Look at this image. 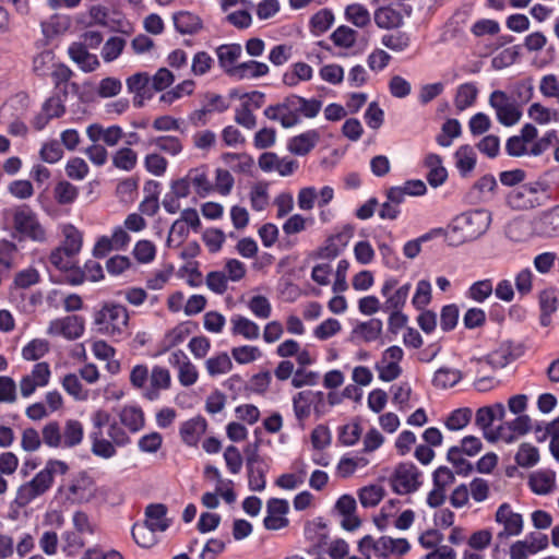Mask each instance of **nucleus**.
Instances as JSON below:
<instances>
[{
    "instance_id": "f257e3e1",
    "label": "nucleus",
    "mask_w": 559,
    "mask_h": 559,
    "mask_svg": "<svg viewBox=\"0 0 559 559\" xmlns=\"http://www.w3.org/2000/svg\"><path fill=\"white\" fill-rule=\"evenodd\" d=\"M68 471L69 465L64 461L57 459L48 460L45 466L32 479L19 486L13 502L19 508L27 507L52 488L56 476L66 475Z\"/></svg>"
},
{
    "instance_id": "f03ea898",
    "label": "nucleus",
    "mask_w": 559,
    "mask_h": 559,
    "mask_svg": "<svg viewBox=\"0 0 559 559\" xmlns=\"http://www.w3.org/2000/svg\"><path fill=\"white\" fill-rule=\"evenodd\" d=\"M490 213L485 210L465 212L457 215L448 225L441 228V236L450 246H460L481 236L489 227Z\"/></svg>"
},
{
    "instance_id": "7ed1b4c3",
    "label": "nucleus",
    "mask_w": 559,
    "mask_h": 559,
    "mask_svg": "<svg viewBox=\"0 0 559 559\" xmlns=\"http://www.w3.org/2000/svg\"><path fill=\"white\" fill-rule=\"evenodd\" d=\"M11 217L12 236L19 240L44 243L48 240L46 228L28 205H17L7 211Z\"/></svg>"
},
{
    "instance_id": "20e7f679",
    "label": "nucleus",
    "mask_w": 559,
    "mask_h": 559,
    "mask_svg": "<svg viewBox=\"0 0 559 559\" xmlns=\"http://www.w3.org/2000/svg\"><path fill=\"white\" fill-rule=\"evenodd\" d=\"M97 332L111 338L122 337L129 326L127 308L116 302H105L93 316Z\"/></svg>"
},
{
    "instance_id": "39448f33",
    "label": "nucleus",
    "mask_w": 559,
    "mask_h": 559,
    "mask_svg": "<svg viewBox=\"0 0 559 559\" xmlns=\"http://www.w3.org/2000/svg\"><path fill=\"white\" fill-rule=\"evenodd\" d=\"M93 430L90 433L91 451L94 455L108 460L116 455V449L104 437L103 427L110 424V414L105 409H96L91 415Z\"/></svg>"
},
{
    "instance_id": "423d86ee",
    "label": "nucleus",
    "mask_w": 559,
    "mask_h": 559,
    "mask_svg": "<svg viewBox=\"0 0 559 559\" xmlns=\"http://www.w3.org/2000/svg\"><path fill=\"white\" fill-rule=\"evenodd\" d=\"M489 105L495 109L497 120L502 126H514L522 117L519 105L503 91H493L489 96Z\"/></svg>"
},
{
    "instance_id": "0eeeda50",
    "label": "nucleus",
    "mask_w": 559,
    "mask_h": 559,
    "mask_svg": "<svg viewBox=\"0 0 559 559\" xmlns=\"http://www.w3.org/2000/svg\"><path fill=\"white\" fill-rule=\"evenodd\" d=\"M495 522L501 527L498 533V537L501 539L519 536L524 530L523 515L516 512L508 502L498 507L495 513Z\"/></svg>"
},
{
    "instance_id": "6e6552de",
    "label": "nucleus",
    "mask_w": 559,
    "mask_h": 559,
    "mask_svg": "<svg viewBox=\"0 0 559 559\" xmlns=\"http://www.w3.org/2000/svg\"><path fill=\"white\" fill-rule=\"evenodd\" d=\"M85 331L84 318L71 314L56 318L48 323L46 334L52 337H63L72 341L80 338Z\"/></svg>"
},
{
    "instance_id": "1a4fd4ad",
    "label": "nucleus",
    "mask_w": 559,
    "mask_h": 559,
    "mask_svg": "<svg viewBox=\"0 0 559 559\" xmlns=\"http://www.w3.org/2000/svg\"><path fill=\"white\" fill-rule=\"evenodd\" d=\"M403 357L404 352L400 346L388 347L374 366L379 379L384 382L397 379L402 374L401 361Z\"/></svg>"
},
{
    "instance_id": "9d476101",
    "label": "nucleus",
    "mask_w": 559,
    "mask_h": 559,
    "mask_svg": "<svg viewBox=\"0 0 559 559\" xmlns=\"http://www.w3.org/2000/svg\"><path fill=\"white\" fill-rule=\"evenodd\" d=\"M51 379V369L48 362L40 361L35 364L31 371L25 373L20 382L19 388L24 399L31 397L37 389L45 388Z\"/></svg>"
},
{
    "instance_id": "9b49d317",
    "label": "nucleus",
    "mask_w": 559,
    "mask_h": 559,
    "mask_svg": "<svg viewBox=\"0 0 559 559\" xmlns=\"http://www.w3.org/2000/svg\"><path fill=\"white\" fill-rule=\"evenodd\" d=\"M391 484L396 493H411L420 485V473L413 463H401L392 475Z\"/></svg>"
},
{
    "instance_id": "f8f14e48",
    "label": "nucleus",
    "mask_w": 559,
    "mask_h": 559,
    "mask_svg": "<svg viewBox=\"0 0 559 559\" xmlns=\"http://www.w3.org/2000/svg\"><path fill=\"white\" fill-rule=\"evenodd\" d=\"M97 492V487L92 477L82 473L78 475L67 488L66 500L71 504L91 502Z\"/></svg>"
},
{
    "instance_id": "ddd939ff",
    "label": "nucleus",
    "mask_w": 559,
    "mask_h": 559,
    "mask_svg": "<svg viewBox=\"0 0 559 559\" xmlns=\"http://www.w3.org/2000/svg\"><path fill=\"white\" fill-rule=\"evenodd\" d=\"M130 241L131 237L128 230L123 226H116L110 236L104 235L96 240L93 247V255L104 258L112 250H124Z\"/></svg>"
},
{
    "instance_id": "4468645a",
    "label": "nucleus",
    "mask_w": 559,
    "mask_h": 559,
    "mask_svg": "<svg viewBox=\"0 0 559 559\" xmlns=\"http://www.w3.org/2000/svg\"><path fill=\"white\" fill-rule=\"evenodd\" d=\"M537 128L532 123H525L518 135H513L507 141V153L515 157L531 155L533 141L537 139Z\"/></svg>"
},
{
    "instance_id": "2eb2a0df",
    "label": "nucleus",
    "mask_w": 559,
    "mask_h": 559,
    "mask_svg": "<svg viewBox=\"0 0 559 559\" xmlns=\"http://www.w3.org/2000/svg\"><path fill=\"white\" fill-rule=\"evenodd\" d=\"M170 371L159 365L152 367L147 384L142 392L144 399L148 401H156L160 397L163 391H167L171 386Z\"/></svg>"
},
{
    "instance_id": "dca6fc26",
    "label": "nucleus",
    "mask_w": 559,
    "mask_h": 559,
    "mask_svg": "<svg viewBox=\"0 0 559 559\" xmlns=\"http://www.w3.org/2000/svg\"><path fill=\"white\" fill-rule=\"evenodd\" d=\"M289 504L284 499L272 498L266 503V515L263 520L264 527L270 531L285 528L289 524L287 513Z\"/></svg>"
},
{
    "instance_id": "f3484780",
    "label": "nucleus",
    "mask_w": 559,
    "mask_h": 559,
    "mask_svg": "<svg viewBox=\"0 0 559 559\" xmlns=\"http://www.w3.org/2000/svg\"><path fill=\"white\" fill-rule=\"evenodd\" d=\"M258 164L262 171H276L282 177L292 176L299 167L297 160L289 157H278L272 152L261 154Z\"/></svg>"
},
{
    "instance_id": "a211bd4d",
    "label": "nucleus",
    "mask_w": 559,
    "mask_h": 559,
    "mask_svg": "<svg viewBox=\"0 0 559 559\" xmlns=\"http://www.w3.org/2000/svg\"><path fill=\"white\" fill-rule=\"evenodd\" d=\"M126 86L129 94L133 95V104L142 107L145 98L152 97L151 75L146 71H138L126 79Z\"/></svg>"
},
{
    "instance_id": "6ab92c4d",
    "label": "nucleus",
    "mask_w": 559,
    "mask_h": 559,
    "mask_svg": "<svg viewBox=\"0 0 559 559\" xmlns=\"http://www.w3.org/2000/svg\"><path fill=\"white\" fill-rule=\"evenodd\" d=\"M264 115L271 120L278 121L284 128H292L299 122L294 95L281 104L269 106L265 108Z\"/></svg>"
},
{
    "instance_id": "aec40b11",
    "label": "nucleus",
    "mask_w": 559,
    "mask_h": 559,
    "mask_svg": "<svg viewBox=\"0 0 559 559\" xmlns=\"http://www.w3.org/2000/svg\"><path fill=\"white\" fill-rule=\"evenodd\" d=\"M544 192V187L538 183L523 185L510 193L509 204L515 209L533 207L539 204Z\"/></svg>"
},
{
    "instance_id": "412c9836",
    "label": "nucleus",
    "mask_w": 559,
    "mask_h": 559,
    "mask_svg": "<svg viewBox=\"0 0 559 559\" xmlns=\"http://www.w3.org/2000/svg\"><path fill=\"white\" fill-rule=\"evenodd\" d=\"M64 112L66 106L62 97L53 95L45 100L40 111L34 117L32 126L37 131H40L50 122V120L60 118Z\"/></svg>"
},
{
    "instance_id": "4be33fe9",
    "label": "nucleus",
    "mask_w": 559,
    "mask_h": 559,
    "mask_svg": "<svg viewBox=\"0 0 559 559\" xmlns=\"http://www.w3.org/2000/svg\"><path fill=\"white\" fill-rule=\"evenodd\" d=\"M396 284L397 281L395 278H389L383 283L381 287V294L386 297L385 308L393 312H399L403 308L412 288V285L406 283L397 287L391 294V292L396 287Z\"/></svg>"
},
{
    "instance_id": "5701e85b",
    "label": "nucleus",
    "mask_w": 559,
    "mask_h": 559,
    "mask_svg": "<svg viewBox=\"0 0 559 559\" xmlns=\"http://www.w3.org/2000/svg\"><path fill=\"white\" fill-rule=\"evenodd\" d=\"M86 135L91 142L102 141L105 145L112 147L118 145L124 133L117 124L104 127L100 123H92L86 128Z\"/></svg>"
},
{
    "instance_id": "b1692460",
    "label": "nucleus",
    "mask_w": 559,
    "mask_h": 559,
    "mask_svg": "<svg viewBox=\"0 0 559 559\" xmlns=\"http://www.w3.org/2000/svg\"><path fill=\"white\" fill-rule=\"evenodd\" d=\"M119 423L130 433L141 431L145 426V415L141 406L136 404H126L117 412Z\"/></svg>"
},
{
    "instance_id": "393cba45",
    "label": "nucleus",
    "mask_w": 559,
    "mask_h": 559,
    "mask_svg": "<svg viewBox=\"0 0 559 559\" xmlns=\"http://www.w3.org/2000/svg\"><path fill=\"white\" fill-rule=\"evenodd\" d=\"M308 475V465L302 460H297L292 465V471L277 477L275 485L284 490H295L304 485Z\"/></svg>"
},
{
    "instance_id": "a878e982",
    "label": "nucleus",
    "mask_w": 559,
    "mask_h": 559,
    "mask_svg": "<svg viewBox=\"0 0 559 559\" xmlns=\"http://www.w3.org/2000/svg\"><path fill=\"white\" fill-rule=\"evenodd\" d=\"M483 450V442L478 437L475 436H465L460 445L452 447L448 451V460L453 464H463L464 461L461 457V454H465L467 456H475Z\"/></svg>"
},
{
    "instance_id": "bb28decb",
    "label": "nucleus",
    "mask_w": 559,
    "mask_h": 559,
    "mask_svg": "<svg viewBox=\"0 0 559 559\" xmlns=\"http://www.w3.org/2000/svg\"><path fill=\"white\" fill-rule=\"evenodd\" d=\"M168 508L163 503H151L145 508L144 511V523L156 530L158 533H163L168 530L171 524V520L167 518Z\"/></svg>"
},
{
    "instance_id": "cd10ccee",
    "label": "nucleus",
    "mask_w": 559,
    "mask_h": 559,
    "mask_svg": "<svg viewBox=\"0 0 559 559\" xmlns=\"http://www.w3.org/2000/svg\"><path fill=\"white\" fill-rule=\"evenodd\" d=\"M250 207L254 212L265 211L271 203L270 182L259 180L251 183L248 191Z\"/></svg>"
},
{
    "instance_id": "c85d7f7f",
    "label": "nucleus",
    "mask_w": 559,
    "mask_h": 559,
    "mask_svg": "<svg viewBox=\"0 0 559 559\" xmlns=\"http://www.w3.org/2000/svg\"><path fill=\"white\" fill-rule=\"evenodd\" d=\"M270 68L264 62L254 60L241 62L236 68L228 70V75L235 80H250L265 76Z\"/></svg>"
},
{
    "instance_id": "c756f323",
    "label": "nucleus",
    "mask_w": 559,
    "mask_h": 559,
    "mask_svg": "<svg viewBox=\"0 0 559 559\" xmlns=\"http://www.w3.org/2000/svg\"><path fill=\"white\" fill-rule=\"evenodd\" d=\"M464 379V373L461 369L441 366L432 376L431 383L437 390H449L457 385Z\"/></svg>"
},
{
    "instance_id": "7c9ffc66",
    "label": "nucleus",
    "mask_w": 559,
    "mask_h": 559,
    "mask_svg": "<svg viewBox=\"0 0 559 559\" xmlns=\"http://www.w3.org/2000/svg\"><path fill=\"white\" fill-rule=\"evenodd\" d=\"M533 230L542 236H559V206L542 213L533 224Z\"/></svg>"
},
{
    "instance_id": "2f4dec72",
    "label": "nucleus",
    "mask_w": 559,
    "mask_h": 559,
    "mask_svg": "<svg viewBox=\"0 0 559 559\" xmlns=\"http://www.w3.org/2000/svg\"><path fill=\"white\" fill-rule=\"evenodd\" d=\"M68 52L71 60L84 72H93L100 66L97 56L88 52L82 43H73L69 47Z\"/></svg>"
},
{
    "instance_id": "473e14b6",
    "label": "nucleus",
    "mask_w": 559,
    "mask_h": 559,
    "mask_svg": "<svg viewBox=\"0 0 559 559\" xmlns=\"http://www.w3.org/2000/svg\"><path fill=\"white\" fill-rule=\"evenodd\" d=\"M323 399V393L320 391H302L298 392L293 397V407L295 416L298 420L308 418L311 414V407L317 401Z\"/></svg>"
},
{
    "instance_id": "72a5a7b5",
    "label": "nucleus",
    "mask_w": 559,
    "mask_h": 559,
    "mask_svg": "<svg viewBox=\"0 0 559 559\" xmlns=\"http://www.w3.org/2000/svg\"><path fill=\"white\" fill-rule=\"evenodd\" d=\"M186 176L187 180H189L191 187L199 197L205 198L214 191L213 183L209 178L206 166L203 165L192 168Z\"/></svg>"
},
{
    "instance_id": "f704fd0d",
    "label": "nucleus",
    "mask_w": 559,
    "mask_h": 559,
    "mask_svg": "<svg viewBox=\"0 0 559 559\" xmlns=\"http://www.w3.org/2000/svg\"><path fill=\"white\" fill-rule=\"evenodd\" d=\"M206 431V421L201 417L191 418L180 426V437L183 443L195 447Z\"/></svg>"
},
{
    "instance_id": "c9c22d12",
    "label": "nucleus",
    "mask_w": 559,
    "mask_h": 559,
    "mask_svg": "<svg viewBox=\"0 0 559 559\" xmlns=\"http://www.w3.org/2000/svg\"><path fill=\"white\" fill-rule=\"evenodd\" d=\"M230 332L234 336H241L245 340L254 341L260 336V326L247 317L234 314L230 318Z\"/></svg>"
},
{
    "instance_id": "e433bc0d",
    "label": "nucleus",
    "mask_w": 559,
    "mask_h": 559,
    "mask_svg": "<svg viewBox=\"0 0 559 559\" xmlns=\"http://www.w3.org/2000/svg\"><path fill=\"white\" fill-rule=\"evenodd\" d=\"M358 550L362 556L366 557V559H371L372 557L379 559H386V536H382L378 539H374L372 536L366 535L359 540Z\"/></svg>"
},
{
    "instance_id": "4c0bfd02",
    "label": "nucleus",
    "mask_w": 559,
    "mask_h": 559,
    "mask_svg": "<svg viewBox=\"0 0 559 559\" xmlns=\"http://www.w3.org/2000/svg\"><path fill=\"white\" fill-rule=\"evenodd\" d=\"M513 360L511 346L507 343L500 344L495 350L487 354L484 358H476L473 361L478 365L487 364L492 369H502Z\"/></svg>"
},
{
    "instance_id": "58836bf2",
    "label": "nucleus",
    "mask_w": 559,
    "mask_h": 559,
    "mask_svg": "<svg viewBox=\"0 0 559 559\" xmlns=\"http://www.w3.org/2000/svg\"><path fill=\"white\" fill-rule=\"evenodd\" d=\"M60 230L62 234L60 247L76 257L83 247V233L72 224H63Z\"/></svg>"
},
{
    "instance_id": "ea45409f",
    "label": "nucleus",
    "mask_w": 559,
    "mask_h": 559,
    "mask_svg": "<svg viewBox=\"0 0 559 559\" xmlns=\"http://www.w3.org/2000/svg\"><path fill=\"white\" fill-rule=\"evenodd\" d=\"M528 486L537 495H547L556 486V473L551 469H540L531 474Z\"/></svg>"
},
{
    "instance_id": "a19ab883",
    "label": "nucleus",
    "mask_w": 559,
    "mask_h": 559,
    "mask_svg": "<svg viewBox=\"0 0 559 559\" xmlns=\"http://www.w3.org/2000/svg\"><path fill=\"white\" fill-rule=\"evenodd\" d=\"M320 135L316 130H309L289 140L287 148L299 156L307 155L319 142Z\"/></svg>"
},
{
    "instance_id": "79ce46f5",
    "label": "nucleus",
    "mask_w": 559,
    "mask_h": 559,
    "mask_svg": "<svg viewBox=\"0 0 559 559\" xmlns=\"http://www.w3.org/2000/svg\"><path fill=\"white\" fill-rule=\"evenodd\" d=\"M313 70L306 62H296L292 64L283 74V83L286 86L295 87L301 82H307L312 79Z\"/></svg>"
},
{
    "instance_id": "37998d69",
    "label": "nucleus",
    "mask_w": 559,
    "mask_h": 559,
    "mask_svg": "<svg viewBox=\"0 0 559 559\" xmlns=\"http://www.w3.org/2000/svg\"><path fill=\"white\" fill-rule=\"evenodd\" d=\"M425 165L428 168L427 180L432 187L437 188L447 180L448 171L442 166V159L438 154H428L425 158Z\"/></svg>"
},
{
    "instance_id": "c03bdc74",
    "label": "nucleus",
    "mask_w": 559,
    "mask_h": 559,
    "mask_svg": "<svg viewBox=\"0 0 559 559\" xmlns=\"http://www.w3.org/2000/svg\"><path fill=\"white\" fill-rule=\"evenodd\" d=\"M374 23L382 29L397 28L403 24L402 14L390 7H381L374 11Z\"/></svg>"
},
{
    "instance_id": "a18cd8bd",
    "label": "nucleus",
    "mask_w": 559,
    "mask_h": 559,
    "mask_svg": "<svg viewBox=\"0 0 559 559\" xmlns=\"http://www.w3.org/2000/svg\"><path fill=\"white\" fill-rule=\"evenodd\" d=\"M138 160V153L129 146L119 147L111 155L114 167L127 173L132 171L136 167Z\"/></svg>"
},
{
    "instance_id": "49530a36",
    "label": "nucleus",
    "mask_w": 559,
    "mask_h": 559,
    "mask_svg": "<svg viewBox=\"0 0 559 559\" xmlns=\"http://www.w3.org/2000/svg\"><path fill=\"white\" fill-rule=\"evenodd\" d=\"M205 370L212 378L227 374L233 369V361L225 352L211 356L205 360Z\"/></svg>"
},
{
    "instance_id": "de8ad7c7",
    "label": "nucleus",
    "mask_w": 559,
    "mask_h": 559,
    "mask_svg": "<svg viewBox=\"0 0 559 559\" xmlns=\"http://www.w3.org/2000/svg\"><path fill=\"white\" fill-rule=\"evenodd\" d=\"M242 48L239 44L222 45L216 49L221 68L228 74V70L236 68L237 60L241 57Z\"/></svg>"
},
{
    "instance_id": "09e8293b",
    "label": "nucleus",
    "mask_w": 559,
    "mask_h": 559,
    "mask_svg": "<svg viewBox=\"0 0 559 559\" xmlns=\"http://www.w3.org/2000/svg\"><path fill=\"white\" fill-rule=\"evenodd\" d=\"M222 160L239 174H250L254 167L253 157L246 153H224Z\"/></svg>"
},
{
    "instance_id": "8fccbe9b",
    "label": "nucleus",
    "mask_w": 559,
    "mask_h": 559,
    "mask_svg": "<svg viewBox=\"0 0 559 559\" xmlns=\"http://www.w3.org/2000/svg\"><path fill=\"white\" fill-rule=\"evenodd\" d=\"M131 534L134 542L142 548H152L159 542L158 532L144 522L135 523Z\"/></svg>"
},
{
    "instance_id": "3c124183",
    "label": "nucleus",
    "mask_w": 559,
    "mask_h": 559,
    "mask_svg": "<svg viewBox=\"0 0 559 559\" xmlns=\"http://www.w3.org/2000/svg\"><path fill=\"white\" fill-rule=\"evenodd\" d=\"M455 166L464 177L468 176L476 166V153L469 145L460 146L455 154Z\"/></svg>"
},
{
    "instance_id": "603ef678",
    "label": "nucleus",
    "mask_w": 559,
    "mask_h": 559,
    "mask_svg": "<svg viewBox=\"0 0 559 559\" xmlns=\"http://www.w3.org/2000/svg\"><path fill=\"white\" fill-rule=\"evenodd\" d=\"M368 464L369 461L364 456L344 455L340 459L336 465V475L341 478H348L358 469L365 468Z\"/></svg>"
},
{
    "instance_id": "864d4df0",
    "label": "nucleus",
    "mask_w": 559,
    "mask_h": 559,
    "mask_svg": "<svg viewBox=\"0 0 559 559\" xmlns=\"http://www.w3.org/2000/svg\"><path fill=\"white\" fill-rule=\"evenodd\" d=\"M344 15L347 22L358 28H365L371 23L369 10L361 3H352L345 8Z\"/></svg>"
},
{
    "instance_id": "5fc2aeb1",
    "label": "nucleus",
    "mask_w": 559,
    "mask_h": 559,
    "mask_svg": "<svg viewBox=\"0 0 559 559\" xmlns=\"http://www.w3.org/2000/svg\"><path fill=\"white\" fill-rule=\"evenodd\" d=\"M62 433V447L73 448L83 441L84 428L83 425L76 419H69L64 424Z\"/></svg>"
},
{
    "instance_id": "6e6d98bb",
    "label": "nucleus",
    "mask_w": 559,
    "mask_h": 559,
    "mask_svg": "<svg viewBox=\"0 0 559 559\" xmlns=\"http://www.w3.org/2000/svg\"><path fill=\"white\" fill-rule=\"evenodd\" d=\"M192 333L190 322H181L169 330L163 338V347L168 350L183 343Z\"/></svg>"
},
{
    "instance_id": "4d7b16f0",
    "label": "nucleus",
    "mask_w": 559,
    "mask_h": 559,
    "mask_svg": "<svg viewBox=\"0 0 559 559\" xmlns=\"http://www.w3.org/2000/svg\"><path fill=\"white\" fill-rule=\"evenodd\" d=\"M478 95L475 83L468 82L457 86L454 97V105L459 110H465L474 105Z\"/></svg>"
},
{
    "instance_id": "13d9d810",
    "label": "nucleus",
    "mask_w": 559,
    "mask_h": 559,
    "mask_svg": "<svg viewBox=\"0 0 559 559\" xmlns=\"http://www.w3.org/2000/svg\"><path fill=\"white\" fill-rule=\"evenodd\" d=\"M412 388L407 382H401L391 386L392 403L401 412H406L413 407Z\"/></svg>"
},
{
    "instance_id": "bf43d9fd",
    "label": "nucleus",
    "mask_w": 559,
    "mask_h": 559,
    "mask_svg": "<svg viewBox=\"0 0 559 559\" xmlns=\"http://www.w3.org/2000/svg\"><path fill=\"white\" fill-rule=\"evenodd\" d=\"M382 332V322L377 319H371L369 321L359 323L353 330V334L360 341L364 342H373L376 341Z\"/></svg>"
},
{
    "instance_id": "052dcab7",
    "label": "nucleus",
    "mask_w": 559,
    "mask_h": 559,
    "mask_svg": "<svg viewBox=\"0 0 559 559\" xmlns=\"http://www.w3.org/2000/svg\"><path fill=\"white\" fill-rule=\"evenodd\" d=\"M528 118L537 124L546 126L559 120L558 112L540 103H533L527 109Z\"/></svg>"
},
{
    "instance_id": "680f3d73",
    "label": "nucleus",
    "mask_w": 559,
    "mask_h": 559,
    "mask_svg": "<svg viewBox=\"0 0 559 559\" xmlns=\"http://www.w3.org/2000/svg\"><path fill=\"white\" fill-rule=\"evenodd\" d=\"M514 459L516 464L523 468L533 467L540 460L539 450L535 445L524 442L520 444Z\"/></svg>"
},
{
    "instance_id": "e2e57ef3",
    "label": "nucleus",
    "mask_w": 559,
    "mask_h": 559,
    "mask_svg": "<svg viewBox=\"0 0 559 559\" xmlns=\"http://www.w3.org/2000/svg\"><path fill=\"white\" fill-rule=\"evenodd\" d=\"M174 23L177 28L182 34H192L198 32L202 27L201 19L190 12H179L174 16Z\"/></svg>"
},
{
    "instance_id": "0e129e2a",
    "label": "nucleus",
    "mask_w": 559,
    "mask_h": 559,
    "mask_svg": "<svg viewBox=\"0 0 559 559\" xmlns=\"http://www.w3.org/2000/svg\"><path fill=\"white\" fill-rule=\"evenodd\" d=\"M50 350V344L45 338H34L22 348V357L28 361L43 358Z\"/></svg>"
},
{
    "instance_id": "69168bd1",
    "label": "nucleus",
    "mask_w": 559,
    "mask_h": 559,
    "mask_svg": "<svg viewBox=\"0 0 559 559\" xmlns=\"http://www.w3.org/2000/svg\"><path fill=\"white\" fill-rule=\"evenodd\" d=\"M79 195V189L69 181L61 180L53 188V198L60 205L72 204Z\"/></svg>"
},
{
    "instance_id": "338daca9",
    "label": "nucleus",
    "mask_w": 559,
    "mask_h": 559,
    "mask_svg": "<svg viewBox=\"0 0 559 559\" xmlns=\"http://www.w3.org/2000/svg\"><path fill=\"white\" fill-rule=\"evenodd\" d=\"M472 416L473 412L469 407H461L449 414L444 425L451 431L462 430L471 423Z\"/></svg>"
},
{
    "instance_id": "774afa93",
    "label": "nucleus",
    "mask_w": 559,
    "mask_h": 559,
    "mask_svg": "<svg viewBox=\"0 0 559 559\" xmlns=\"http://www.w3.org/2000/svg\"><path fill=\"white\" fill-rule=\"evenodd\" d=\"M156 246L147 239H141L135 242L132 249L133 258L141 264H150L155 260Z\"/></svg>"
}]
</instances>
